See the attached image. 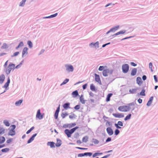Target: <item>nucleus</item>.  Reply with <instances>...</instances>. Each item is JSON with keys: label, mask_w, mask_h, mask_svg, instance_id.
<instances>
[{"label": "nucleus", "mask_w": 158, "mask_h": 158, "mask_svg": "<svg viewBox=\"0 0 158 158\" xmlns=\"http://www.w3.org/2000/svg\"><path fill=\"white\" fill-rule=\"evenodd\" d=\"M78 128V127H76L70 130L66 129L64 131V133L67 135V137L69 138L71 137V135Z\"/></svg>", "instance_id": "f257e3e1"}, {"label": "nucleus", "mask_w": 158, "mask_h": 158, "mask_svg": "<svg viewBox=\"0 0 158 158\" xmlns=\"http://www.w3.org/2000/svg\"><path fill=\"white\" fill-rule=\"evenodd\" d=\"M5 72L7 74H9L12 70L15 69V64L10 63L7 67L6 68Z\"/></svg>", "instance_id": "f03ea898"}, {"label": "nucleus", "mask_w": 158, "mask_h": 158, "mask_svg": "<svg viewBox=\"0 0 158 158\" xmlns=\"http://www.w3.org/2000/svg\"><path fill=\"white\" fill-rule=\"evenodd\" d=\"M131 109V107L129 106H123L118 107V110L121 112H127Z\"/></svg>", "instance_id": "7ed1b4c3"}, {"label": "nucleus", "mask_w": 158, "mask_h": 158, "mask_svg": "<svg viewBox=\"0 0 158 158\" xmlns=\"http://www.w3.org/2000/svg\"><path fill=\"white\" fill-rule=\"evenodd\" d=\"M11 129L10 130L8 135L11 136H13L15 135V128L16 126L15 125L11 126Z\"/></svg>", "instance_id": "20e7f679"}, {"label": "nucleus", "mask_w": 158, "mask_h": 158, "mask_svg": "<svg viewBox=\"0 0 158 158\" xmlns=\"http://www.w3.org/2000/svg\"><path fill=\"white\" fill-rule=\"evenodd\" d=\"M112 73V70H110L109 69H105L102 72L103 75L105 77L108 76V74H111Z\"/></svg>", "instance_id": "39448f33"}, {"label": "nucleus", "mask_w": 158, "mask_h": 158, "mask_svg": "<svg viewBox=\"0 0 158 158\" xmlns=\"http://www.w3.org/2000/svg\"><path fill=\"white\" fill-rule=\"evenodd\" d=\"M44 114H41L40 113V110L39 109L37 110L36 116V118H37L40 120L41 119L43 118Z\"/></svg>", "instance_id": "423d86ee"}, {"label": "nucleus", "mask_w": 158, "mask_h": 158, "mask_svg": "<svg viewBox=\"0 0 158 158\" xmlns=\"http://www.w3.org/2000/svg\"><path fill=\"white\" fill-rule=\"evenodd\" d=\"M129 69V66L127 64H125L122 66L123 71L126 73L128 72Z\"/></svg>", "instance_id": "0eeeda50"}, {"label": "nucleus", "mask_w": 158, "mask_h": 158, "mask_svg": "<svg viewBox=\"0 0 158 158\" xmlns=\"http://www.w3.org/2000/svg\"><path fill=\"white\" fill-rule=\"evenodd\" d=\"M113 115L114 117L116 118H121L124 117V114L123 113H113Z\"/></svg>", "instance_id": "6e6552de"}, {"label": "nucleus", "mask_w": 158, "mask_h": 158, "mask_svg": "<svg viewBox=\"0 0 158 158\" xmlns=\"http://www.w3.org/2000/svg\"><path fill=\"white\" fill-rule=\"evenodd\" d=\"M66 70L69 72H73V66L71 65H65Z\"/></svg>", "instance_id": "1a4fd4ad"}, {"label": "nucleus", "mask_w": 158, "mask_h": 158, "mask_svg": "<svg viewBox=\"0 0 158 158\" xmlns=\"http://www.w3.org/2000/svg\"><path fill=\"white\" fill-rule=\"evenodd\" d=\"M106 131L107 133L109 135H111L113 134V131L112 129L110 127H109L107 128Z\"/></svg>", "instance_id": "9d476101"}, {"label": "nucleus", "mask_w": 158, "mask_h": 158, "mask_svg": "<svg viewBox=\"0 0 158 158\" xmlns=\"http://www.w3.org/2000/svg\"><path fill=\"white\" fill-rule=\"evenodd\" d=\"M60 105H59V106H58V107H57V108L55 112L54 116H55V118L56 119H57L58 118V114H59V112L60 111Z\"/></svg>", "instance_id": "9b49d317"}, {"label": "nucleus", "mask_w": 158, "mask_h": 158, "mask_svg": "<svg viewBox=\"0 0 158 158\" xmlns=\"http://www.w3.org/2000/svg\"><path fill=\"white\" fill-rule=\"evenodd\" d=\"M94 75L95 76V81L98 83L101 82V81L99 75L96 73L94 74Z\"/></svg>", "instance_id": "f8f14e48"}, {"label": "nucleus", "mask_w": 158, "mask_h": 158, "mask_svg": "<svg viewBox=\"0 0 158 158\" xmlns=\"http://www.w3.org/2000/svg\"><path fill=\"white\" fill-rule=\"evenodd\" d=\"M5 78V76L3 74H2L0 76V83L2 84Z\"/></svg>", "instance_id": "ddd939ff"}, {"label": "nucleus", "mask_w": 158, "mask_h": 158, "mask_svg": "<svg viewBox=\"0 0 158 158\" xmlns=\"http://www.w3.org/2000/svg\"><path fill=\"white\" fill-rule=\"evenodd\" d=\"M47 144L51 148H54L55 147V143L53 142H48L47 143Z\"/></svg>", "instance_id": "4468645a"}, {"label": "nucleus", "mask_w": 158, "mask_h": 158, "mask_svg": "<svg viewBox=\"0 0 158 158\" xmlns=\"http://www.w3.org/2000/svg\"><path fill=\"white\" fill-rule=\"evenodd\" d=\"M118 27H119V26H118L114 28H113L111 29L110 31H108L106 33V34H107L111 31H116L118 29Z\"/></svg>", "instance_id": "2eb2a0df"}, {"label": "nucleus", "mask_w": 158, "mask_h": 158, "mask_svg": "<svg viewBox=\"0 0 158 158\" xmlns=\"http://www.w3.org/2000/svg\"><path fill=\"white\" fill-rule=\"evenodd\" d=\"M61 140L59 139H57V142L56 143L55 145L57 147H60L61 144Z\"/></svg>", "instance_id": "dca6fc26"}, {"label": "nucleus", "mask_w": 158, "mask_h": 158, "mask_svg": "<svg viewBox=\"0 0 158 158\" xmlns=\"http://www.w3.org/2000/svg\"><path fill=\"white\" fill-rule=\"evenodd\" d=\"M153 100V97H151L149 99V100L148 102L147 103V106H150L151 104L152 101Z\"/></svg>", "instance_id": "f3484780"}, {"label": "nucleus", "mask_w": 158, "mask_h": 158, "mask_svg": "<svg viewBox=\"0 0 158 158\" xmlns=\"http://www.w3.org/2000/svg\"><path fill=\"white\" fill-rule=\"evenodd\" d=\"M10 79L8 78L7 82L5 84L3 87L4 88H6L9 86V84L10 83Z\"/></svg>", "instance_id": "a211bd4d"}, {"label": "nucleus", "mask_w": 158, "mask_h": 158, "mask_svg": "<svg viewBox=\"0 0 158 158\" xmlns=\"http://www.w3.org/2000/svg\"><path fill=\"white\" fill-rule=\"evenodd\" d=\"M72 95L73 97L75 98L78 95V92L77 90H75L73 92Z\"/></svg>", "instance_id": "6ab92c4d"}, {"label": "nucleus", "mask_w": 158, "mask_h": 158, "mask_svg": "<svg viewBox=\"0 0 158 158\" xmlns=\"http://www.w3.org/2000/svg\"><path fill=\"white\" fill-rule=\"evenodd\" d=\"M137 72V69L136 68H134L131 70V75L132 76H134L135 75Z\"/></svg>", "instance_id": "aec40b11"}, {"label": "nucleus", "mask_w": 158, "mask_h": 158, "mask_svg": "<svg viewBox=\"0 0 158 158\" xmlns=\"http://www.w3.org/2000/svg\"><path fill=\"white\" fill-rule=\"evenodd\" d=\"M28 48L27 47L24 48L23 51L22 55L23 56L25 54H27Z\"/></svg>", "instance_id": "412c9836"}, {"label": "nucleus", "mask_w": 158, "mask_h": 158, "mask_svg": "<svg viewBox=\"0 0 158 158\" xmlns=\"http://www.w3.org/2000/svg\"><path fill=\"white\" fill-rule=\"evenodd\" d=\"M136 81L137 83L139 85H140L142 83V79L140 77H137Z\"/></svg>", "instance_id": "4be33fe9"}, {"label": "nucleus", "mask_w": 158, "mask_h": 158, "mask_svg": "<svg viewBox=\"0 0 158 158\" xmlns=\"http://www.w3.org/2000/svg\"><path fill=\"white\" fill-rule=\"evenodd\" d=\"M112 95L113 94L111 93L107 95L106 100V101L107 102H109L110 101V98L111 97Z\"/></svg>", "instance_id": "5701e85b"}, {"label": "nucleus", "mask_w": 158, "mask_h": 158, "mask_svg": "<svg viewBox=\"0 0 158 158\" xmlns=\"http://www.w3.org/2000/svg\"><path fill=\"white\" fill-rule=\"evenodd\" d=\"M69 105L70 104L69 103H65L64 104L63 106V107L64 109L66 110H67L69 108Z\"/></svg>", "instance_id": "b1692460"}, {"label": "nucleus", "mask_w": 158, "mask_h": 158, "mask_svg": "<svg viewBox=\"0 0 158 158\" xmlns=\"http://www.w3.org/2000/svg\"><path fill=\"white\" fill-rule=\"evenodd\" d=\"M90 46H91L92 45H93L94 46H95V47L96 48H98L99 47V43L98 42H97L93 44V43H91L90 44Z\"/></svg>", "instance_id": "393cba45"}, {"label": "nucleus", "mask_w": 158, "mask_h": 158, "mask_svg": "<svg viewBox=\"0 0 158 158\" xmlns=\"http://www.w3.org/2000/svg\"><path fill=\"white\" fill-rule=\"evenodd\" d=\"M23 101V100L22 99L19 100V101L16 102L15 103L16 106H19L21 105V103Z\"/></svg>", "instance_id": "a878e982"}, {"label": "nucleus", "mask_w": 158, "mask_h": 158, "mask_svg": "<svg viewBox=\"0 0 158 158\" xmlns=\"http://www.w3.org/2000/svg\"><path fill=\"white\" fill-rule=\"evenodd\" d=\"M137 90V89H130L129 90V92L131 94H135L136 93Z\"/></svg>", "instance_id": "bb28decb"}, {"label": "nucleus", "mask_w": 158, "mask_h": 158, "mask_svg": "<svg viewBox=\"0 0 158 158\" xmlns=\"http://www.w3.org/2000/svg\"><path fill=\"white\" fill-rule=\"evenodd\" d=\"M88 137L87 136H86L84 137L82 139V141L83 142L85 143V142H86L88 141Z\"/></svg>", "instance_id": "cd10ccee"}, {"label": "nucleus", "mask_w": 158, "mask_h": 158, "mask_svg": "<svg viewBox=\"0 0 158 158\" xmlns=\"http://www.w3.org/2000/svg\"><path fill=\"white\" fill-rule=\"evenodd\" d=\"M5 139L4 137H0V144L3 143L5 141Z\"/></svg>", "instance_id": "c85d7f7f"}, {"label": "nucleus", "mask_w": 158, "mask_h": 158, "mask_svg": "<svg viewBox=\"0 0 158 158\" xmlns=\"http://www.w3.org/2000/svg\"><path fill=\"white\" fill-rule=\"evenodd\" d=\"M125 31H121L114 34V35H118L120 34H123L125 33Z\"/></svg>", "instance_id": "c756f323"}, {"label": "nucleus", "mask_w": 158, "mask_h": 158, "mask_svg": "<svg viewBox=\"0 0 158 158\" xmlns=\"http://www.w3.org/2000/svg\"><path fill=\"white\" fill-rule=\"evenodd\" d=\"M5 130L2 127L0 126V135L4 133Z\"/></svg>", "instance_id": "7c9ffc66"}, {"label": "nucleus", "mask_w": 158, "mask_h": 158, "mask_svg": "<svg viewBox=\"0 0 158 158\" xmlns=\"http://www.w3.org/2000/svg\"><path fill=\"white\" fill-rule=\"evenodd\" d=\"M68 115V114L66 113H62L61 114V116L62 118H64L66 116H67Z\"/></svg>", "instance_id": "2f4dec72"}, {"label": "nucleus", "mask_w": 158, "mask_h": 158, "mask_svg": "<svg viewBox=\"0 0 158 158\" xmlns=\"http://www.w3.org/2000/svg\"><path fill=\"white\" fill-rule=\"evenodd\" d=\"M76 117L75 115L73 113H71L69 116V118L71 119H73L75 118Z\"/></svg>", "instance_id": "473e14b6"}, {"label": "nucleus", "mask_w": 158, "mask_h": 158, "mask_svg": "<svg viewBox=\"0 0 158 158\" xmlns=\"http://www.w3.org/2000/svg\"><path fill=\"white\" fill-rule=\"evenodd\" d=\"M76 125V124L75 123H72L70 124H69L68 125V127L69 128L75 126Z\"/></svg>", "instance_id": "72a5a7b5"}, {"label": "nucleus", "mask_w": 158, "mask_h": 158, "mask_svg": "<svg viewBox=\"0 0 158 158\" xmlns=\"http://www.w3.org/2000/svg\"><path fill=\"white\" fill-rule=\"evenodd\" d=\"M131 114H128L125 118H124V120L125 121H126V120H127L130 119L131 118Z\"/></svg>", "instance_id": "f704fd0d"}, {"label": "nucleus", "mask_w": 158, "mask_h": 158, "mask_svg": "<svg viewBox=\"0 0 158 158\" xmlns=\"http://www.w3.org/2000/svg\"><path fill=\"white\" fill-rule=\"evenodd\" d=\"M80 102L82 104H84L85 103V101L84 100V98L82 95L80 97Z\"/></svg>", "instance_id": "c9c22d12"}, {"label": "nucleus", "mask_w": 158, "mask_h": 158, "mask_svg": "<svg viewBox=\"0 0 158 158\" xmlns=\"http://www.w3.org/2000/svg\"><path fill=\"white\" fill-rule=\"evenodd\" d=\"M102 154V153H95L93 154V157H95L96 156L101 155Z\"/></svg>", "instance_id": "e433bc0d"}, {"label": "nucleus", "mask_w": 158, "mask_h": 158, "mask_svg": "<svg viewBox=\"0 0 158 158\" xmlns=\"http://www.w3.org/2000/svg\"><path fill=\"white\" fill-rule=\"evenodd\" d=\"M69 81V79H66L64 81L60 84V85H63L67 83Z\"/></svg>", "instance_id": "4c0bfd02"}, {"label": "nucleus", "mask_w": 158, "mask_h": 158, "mask_svg": "<svg viewBox=\"0 0 158 158\" xmlns=\"http://www.w3.org/2000/svg\"><path fill=\"white\" fill-rule=\"evenodd\" d=\"M145 90L143 89L142 91L140 92V95L141 96H144L145 95Z\"/></svg>", "instance_id": "58836bf2"}, {"label": "nucleus", "mask_w": 158, "mask_h": 158, "mask_svg": "<svg viewBox=\"0 0 158 158\" xmlns=\"http://www.w3.org/2000/svg\"><path fill=\"white\" fill-rule=\"evenodd\" d=\"M26 1V0H22V1L20 2L19 6H23L24 5Z\"/></svg>", "instance_id": "ea45409f"}, {"label": "nucleus", "mask_w": 158, "mask_h": 158, "mask_svg": "<svg viewBox=\"0 0 158 158\" xmlns=\"http://www.w3.org/2000/svg\"><path fill=\"white\" fill-rule=\"evenodd\" d=\"M3 123L6 126L8 127L10 126V123L8 121L4 120L3 122Z\"/></svg>", "instance_id": "a19ab883"}, {"label": "nucleus", "mask_w": 158, "mask_h": 158, "mask_svg": "<svg viewBox=\"0 0 158 158\" xmlns=\"http://www.w3.org/2000/svg\"><path fill=\"white\" fill-rule=\"evenodd\" d=\"M23 46V44L22 42H20V44H19L18 46L16 48V49H18L19 48L22 47Z\"/></svg>", "instance_id": "79ce46f5"}, {"label": "nucleus", "mask_w": 158, "mask_h": 158, "mask_svg": "<svg viewBox=\"0 0 158 158\" xmlns=\"http://www.w3.org/2000/svg\"><path fill=\"white\" fill-rule=\"evenodd\" d=\"M27 44L30 48H31L32 47V43L30 41H28L27 42Z\"/></svg>", "instance_id": "37998d69"}, {"label": "nucleus", "mask_w": 158, "mask_h": 158, "mask_svg": "<svg viewBox=\"0 0 158 158\" xmlns=\"http://www.w3.org/2000/svg\"><path fill=\"white\" fill-rule=\"evenodd\" d=\"M9 148H5L2 150L1 151L2 152H7L9 151Z\"/></svg>", "instance_id": "c03bdc74"}, {"label": "nucleus", "mask_w": 158, "mask_h": 158, "mask_svg": "<svg viewBox=\"0 0 158 158\" xmlns=\"http://www.w3.org/2000/svg\"><path fill=\"white\" fill-rule=\"evenodd\" d=\"M90 89L92 90H95V87L93 84H92L90 85Z\"/></svg>", "instance_id": "a18cd8bd"}, {"label": "nucleus", "mask_w": 158, "mask_h": 158, "mask_svg": "<svg viewBox=\"0 0 158 158\" xmlns=\"http://www.w3.org/2000/svg\"><path fill=\"white\" fill-rule=\"evenodd\" d=\"M106 66L104 67L103 66H100L98 68V70L100 71H102L103 70H104V69H105V68H106Z\"/></svg>", "instance_id": "49530a36"}, {"label": "nucleus", "mask_w": 158, "mask_h": 158, "mask_svg": "<svg viewBox=\"0 0 158 158\" xmlns=\"http://www.w3.org/2000/svg\"><path fill=\"white\" fill-rule=\"evenodd\" d=\"M85 156H91L92 155V153L91 152H86L85 153Z\"/></svg>", "instance_id": "de8ad7c7"}, {"label": "nucleus", "mask_w": 158, "mask_h": 158, "mask_svg": "<svg viewBox=\"0 0 158 158\" xmlns=\"http://www.w3.org/2000/svg\"><path fill=\"white\" fill-rule=\"evenodd\" d=\"M7 45L6 44H4L3 45L2 47V49H6L7 48Z\"/></svg>", "instance_id": "09e8293b"}, {"label": "nucleus", "mask_w": 158, "mask_h": 158, "mask_svg": "<svg viewBox=\"0 0 158 158\" xmlns=\"http://www.w3.org/2000/svg\"><path fill=\"white\" fill-rule=\"evenodd\" d=\"M19 53V52H15L13 55L11 56L12 57H13L17 56Z\"/></svg>", "instance_id": "8fccbe9b"}, {"label": "nucleus", "mask_w": 158, "mask_h": 158, "mask_svg": "<svg viewBox=\"0 0 158 158\" xmlns=\"http://www.w3.org/2000/svg\"><path fill=\"white\" fill-rule=\"evenodd\" d=\"M118 125H119L121 126H123V123L121 121H119L118 122V124H117Z\"/></svg>", "instance_id": "3c124183"}, {"label": "nucleus", "mask_w": 158, "mask_h": 158, "mask_svg": "<svg viewBox=\"0 0 158 158\" xmlns=\"http://www.w3.org/2000/svg\"><path fill=\"white\" fill-rule=\"evenodd\" d=\"M152 63L150 62L149 64V67L151 69V71H152Z\"/></svg>", "instance_id": "603ef678"}, {"label": "nucleus", "mask_w": 158, "mask_h": 158, "mask_svg": "<svg viewBox=\"0 0 158 158\" xmlns=\"http://www.w3.org/2000/svg\"><path fill=\"white\" fill-rule=\"evenodd\" d=\"M80 108V106L79 105H76L74 109L76 110H78Z\"/></svg>", "instance_id": "864d4df0"}, {"label": "nucleus", "mask_w": 158, "mask_h": 158, "mask_svg": "<svg viewBox=\"0 0 158 158\" xmlns=\"http://www.w3.org/2000/svg\"><path fill=\"white\" fill-rule=\"evenodd\" d=\"M34 139L31 137L27 141L28 143H30L32 142Z\"/></svg>", "instance_id": "5fc2aeb1"}, {"label": "nucleus", "mask_w": 158, "mask_h": 158, "mask_svg": "<svg viewBox=\"0 0 158 158\" xmlns=\"http://www.w3.org/2000/svg\"><path fill=\"white\" fill-rule=\"evenodd\" d=\"M85 156V153H80L78 155V157H82L83 156Z\"/></svg>", "instance_id": "6e6d98bb"}, {"label": "nucleus", "mask_w": 158, "mask_h": 158, "mask_svg": "<svg viewBox=\"0 0 158 158\" xmlns=\"http://www.w3.org/2000/svg\"><path fill=\"white\" fill-rule=\"evenodd\" d=\"M119 133V131L118 129H116L115 131V135H118Z\"/></svg>", "instance_id": "4d7b16f0"}, {"label": "nucleus", "mask_w": 158, "mask_h": 158, "mask_svg": "<svg viewBox=\"0 0 158 158\" xmlns=\"http://www.w3.org/2000/svg\"><path fill=\"white\" fill-rule=\"evenodd\" d=\"M57 15V13L55 14L54 15H52L48 17L47 18H53L56 17Z\"/></svg>", "instance_id": "13d9d810"}, {"label": "nucleus", "mask_w": 158, "mask_h": 158, "mask_svg": "<svg viewBox=\"0 0 158 158\" xmlns=\"http://www.w3.org/2000/svg\"><path fill=\"white\" fill-rule=\"evenodd\" d=\"M12 139H10L7 140L6 142L7 143H10L12 142Z\"/></svg>", "instance_id": "bf43d9fd"}, {"label": "nucleus", "mask_w": 158, "mask_h": 158, "mask_svg": "<svg viewBox=\"0 0 158 158\" xmlns=\"http://www.w3.org/2000/svg\"><path fill=\"white\" fill-rule=\"evenodd\" d=\"M154 78L156 82H157L158 81L156 75L154 76Z\"/></svg>", "instance_id": "052dcab7"}, {"label": "nucleus", "mask_w": 158, "mask_h": 158, "mask_svg": "<svg viewBox=\"0 0 158 158\" xmlns=\"http://www.w3.org/2000/svg\"><path fill=\"white\" fill-rule=\"evenodd\" d=\"M76 148L78 149H81V150H86L87 149V148H81L79 147H77Z\"/></svg>", "instance_id": "680f3d73"}, {"label": "nucleus", "mask_w": 158, "mask_h": 158, "mask_svg": "<svg viewBox=\"0 0 158 158\" xmlns=\"http://www.w3.org/2000/svg\"><path fill=\"white\" fill-rule=\"evenodd\" d=\"M8 60H7L6 61V62L5 63L4 65V67L5 68H6V66L7 65V64H8Z\"/></svg>", "instance_id": "e2e57ef3"}, {"label": "nucleus", "mask_w": 158, "mask_h": 158, "mask_svg": "<svg viewBox=\"0 0 158 158\" xmlns=\"http://www.w3.org/2000/svg\"><path fill=\"white\" fill-rule=\"evenodd\" d=\"M87 86V84L84 85L82 86L83 89H85L86 88Z\"/></svg>", "instance_id": "0e129e2a"}, {"label": "nucleus", "mask_w": 158, "mask_h": 158, "mask_svg": "<svg viewBox=\"0 0 158 158\" xmlns=\"http://www.w3.org/2000/svg\"><path fill=\"white\" fill-rule=\"evenodd\" d=\"M131 64L132 66H135L136 65V64L133 62H131Z\"/></svg>", "instance_id": "69168bd1"}, {"label": "nucleus", "mask_w": 158, "mask_h": 158, "mask_svg": "<svg viewBox=\"0 0 158 158\" xmlns=\"http://www.w3.org/2000/svg\"><path fill=\"white\" fill-rule=\"evenodd\" d=\"M111 140V139L110 137H108L106 140V142H108Z\"/></svg>", "instance_id": "338daca9"}, {"label": "nucleus", "mask_w": 158, "mask_h": 158, "mask_svg": "<svg viewBox=\"0 0 158 158\" xmlns=\"http://www.w3.org/2000/svg\"><path fill=\"white\" fill-rule=\"evenodd\" d=\"M110 154H108V155L105 156L101 158H107L110 156Z\"/></svg>", "instance_id": "774afa93"}]
</instances>
